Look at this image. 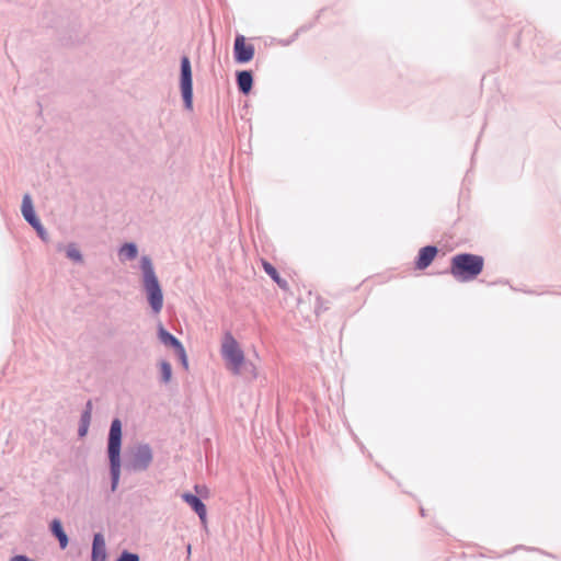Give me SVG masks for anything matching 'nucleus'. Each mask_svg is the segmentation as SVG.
<instances>
[{"label":"nucleus","mask_w":561,"mask_h":561,"mask_svg":"<svg viewBox=\"0 0 561 561\" xmlns=\"http://www.w3.org/2000/svg\"><path fill=\"white\" fill-rule=\"evenodd\" d=\"M141 285L152 314H159L163 308V290L156 274L150 256L140 257Z\"/></svg>","instance_id":"f257e3e1"},{"label":"nucleus","mask_w":561,"mask_h":561,"mask_svg":"<svg viewBox=\"0 0 561 561\" xmlns=\"http://www.w3.org/2000/svg\"><path fill=\"white\" fill-rule=\"evenodd\" d=\"M122 421L118 417H115L110 426L108 436H107V457L110 465V476H111V491L115 492L121 478V451H122Z\"/></svg>","instance_id":"f03ea898"},{"label":"nucleus","mask_w":561,"mask_h":561,"mask_svg":"<svg viewBox=\"0 0 561 561\" xmlns=\"http://www.w3.org/2000/svg\"><path fill=\"white\" fill-rule=\"evenodd\" d=\"M483 256L472 253H459L451 257L449 273L456 280L466 283L477 278L483 271Z\"/></svg>","instance_id":"7ed1b4c3"},{"label":"nucleus","mask_w":561,"mask_h":561,"mask_svg":"<svg viewBox=\"0 0 561 561\" xmlns=\"http://www.w3.org/2000/svg\"><path fill=\"white\" fill-rule=\"evenodd\" d=\"M221 355L231 364L232 373L239 375L241 373V366L244 363V354L230 332H226L224 336Z\"/></svg>","instance_id":"20e7f679"},{"label":"nucleus","mask_w":561,"mask_h":561,"mask_svg":"<svg viewBox=\"0 0 561 561\" xmlns=\"http://www.w3.org/2000/svg\"><path fill=\"white\" fill-rule=\"evenodd\" d=\"M180 90L184 107L187 111L193 110V76L192 65L187 56L181 57L180 62Z\"/></svg>","instance_id":"39448f33"},{"label":"nucleus","mask_w":561,"mask_h":561,"mask_svg":"<svg viewBox=\"0 0 561 561\" xmlns=\"http://www.w3.org/2000/svg\"><path fill=\"white\" fill-rule=\"evenodd\" d=\"M153 460V451L149 444H139L131 451L126 461V469L130 472L146 471Z\"/></svg>","instance_id":"423d86ee"},{"label":"nucleus","mask_w":561,"mask_h":561,"mask_svg":"<svg viewBox=\"0 0 561 561\" xmlns=\"http://www.w3.org/2000/svg\"><path fill=\"white\" fill-rule=\"evenodd\" d=\"M21 211L25 221L36 231L41 240L47 242L49 239L48 233L37 217L32 198L28 194L23 196Z\"/></svg>","instance_id":"0eeeda50"},{"label":"nucleus","mask_w":561,"mask_h":561,"mask_svg":"<svg viewBox=\"0 0 561 561\" xmlns=\"http://www.w3.org/2000/svg\"><path fill=\"white\" fill-rule=\"evenodd\" d=\"M255 48L252 44H247L245 37L238 34L233 44V59L237 64H248L254 57Z\"/></svg>","instance_id":"6e6552de"},{"label":"nucleus","mask_w":561,"mask_h":561,"mask_svg":"<svg viewBox=\"0 0 561 561\" xmlns=\"http://www.w3.org/2000/svg\"><path fill=\"white\" fill-rule=\"evenodd\" d=\"M438 253V248L436 245H425L419 250V253L415 259V267L417 270L427 268Z\"/></svg>","instance_id":"1a4fd4ad"},{"label":"nucleus","mask_w":561,"mask_h":561,"mask_svg":"<svg viewBox=\"0 0 561 561\" xmlns=\"http://www.w3.org/2000/svg\"><path fill=\"white\" fill-rule=\"evenodd\" d=\"M182 500L190 505V507L197 514V516L201 518L202 522L206 520L207 516V510L204 502L201 500L199 496L185 492L182 494Z\"/></svg>","instance_id":"9d476101"},{"label":"nucleus","mask_w":561,"mask_h":561,"mask_svg":"<svg viewBox=\"0 0 561 561\" xmlns=\"http://www.w3.org/2000/svg\"><path fill=\"white\" fill-rule=\"evenodd\" d=\"M106 559V543L104 536L101 533L93 535L91 561H105Z\"/></svg>","instance_id":"9b49d317"},{"label":"nucleus","mask_w":561,"mask_h":561,"mask_svg":"<svg viewBox=\"0 0 561 561\" xmlns=\"http://www.w3.org/2000/svg\"><path fill=\"white\" fill-rule=\"evenodd\" d=\"M253 73L251 70H240L236 72V83L238 90L243 95H248L253 88Z\"/></svg>","instance_id":"f8f14e48"},{"label":"nucleus","mask_w":561,"mask_h":561,"mask_svg":"<svg viewBox=\"0 0 561 561\" xmlns=\"http://www.w3.org/2000/svg\"><path fill=\"white\" fill-rule=\"evenodd\" d=\"M158 337L163 345L172 347L174 351L183 345L182 342L175 335L170 333L161 323L158 325Z\"/></svg>","instance_id":"ddd939ff"},{"label":"nucleus","mask_w":561,"mask_h":561,"mask_svg":"<svg viewBox=\"0 0 561 561\" xmlns=\"http://www.w3.org/2000/svg\"><path fill=\"white\" fill-rule=\"evenodd\" d=\"M49 529H50L51 535L55 538H57L60 548L66 549L69 543V538H68L66 531L64 530L60 519H58V518L53 519L49 525Z\"/></svg>","instance_id":"4468645a"},{"label":"nucleus","mask_w":561,"mask_h":561,"mask_svg":"<svg viewBox=\"0 0 561 561\" xmlns=\"http://www.w3.org/2000/svg\"><path fill=\"white\" fill-rule=\"evenodd\" d=\"M262 266H263V270L264 272L282 288V289H286L288 287V283L286 279L282 278L278 271L276 270V267L263 260L262 261Z\"/></svg>","instance_id":"2eb2a0df"},{"label":"nucleus","mask_w":561,"mask_h":561,"mask_svg":"<svg viewBox=\"0 0 561 561\" xmlns=\"http://www.w3.org/2000/svg\"><path fill=\"white\" fill-rule=\"evenodd\" d=\"M138 248L134 242H126L119 249V256L124 260L131 261L137 257Z\"/></svg>","instance_id":"dca6fc26"},{"label":"nucleus","mask_w":561,"mask_h":561,"mask_svg":"<svg viewBox=\"0 0 561 561\" xmlns=\"http://www.w3.org/2000/svg\"><path fill=\"white\" fill-rule=\"evenodd\" d=\"M66 255L68 259L76 263H81L83 261V256L76 244L71 243L66 248Z\"/></svg>","instance_id":"f3484780"},{"label":"nucleus","mask_w":561,"mask_h":561,"mask_svg":"<svg viewBox=\"0 0 561 561\" xmlns=\"http://www.w3.org/2000/svg\"><path fill=\"white\" fill-rule=\"evenodd\" d=\"M160 371H161V381L163 383H168L172 377V367L171 364L167 360H161L160 363Z\"/></svg>","instance_id":"a211bd4d"},{"label":"nucleus","mask_w":561,"mask_h":561,"mask_svg":"<svg viewBox=\"0 0 561 561\" xmlns=\"http://www.w3.org/2000/svg\"><path fill=\"white\" fill-rule=\"evenodd\" d=\"M92 410H93L92 401L88 400L87 403H85V407H84V409H83V411L81 413L80 422L79 423L90 425Z\"/></svg>","instance_id":"6ab92c4d"},{"label":"nucleus","mask_w":561,"mask_h":561,"mask_svg":"<svg viewBox=\"0 0 561 561\" xmlns=\"http://www.w3.org/2000/svg\"><path fill=\"white\" fill-rule=\"evenodd\" d=\"M116 561H140L139 556L128 550H123Z\"/></svg>","instance_id":"aec40b11"},{"label":"nucleus","mask_w":561,"mask_h":561,"mask_svg":"<svg viewBox=\"0 0 561 561\" xmlns=\"http://www.w3.org/2000/svg\"><path fill=\"white\" fill-rule=\"evenodd\" d=\"M176 356L179 357L180 362H181V365L183 366L184 369H188V360H187V355H186V352H185V348L184 346H180L178 350L174 351Z\"/></svg>","instance_id":"412c9836"},{"label":"nucleus","mask_w":561,"mask_h":561,"mask_svg":"<svg viewBox=\"0 0 561 561\" xmlns=\"http://www.w3.org/2000/svg\"><path fill=\"white\" fill-rule=\"evenodd\" d=\"M241 368H243L244 373L249 374L251 378L255 379L257 377L256 367L253 363L244 360Z\"/></svg>","instance_id":"4be33fe9"},{"label":"nucleus","mask_w":561,"mask_h":561,"mask_svg":"<svg viewBox=\"0 0 561 561\" xmlns=\"http://www.w3.org/2000/svg\"><path fill=\"white\" fill-rule=\"evenodd\" d=\"M89 426L90 425H88V424L79 423V427H78V435H79V437H84L88 434Z\"/></svg>","instance_id":"5701e85b"},{"label":"nucleus","mask_w":561,"mask_h":561,"mask_svg":"<svg viewBox=\"0 0 561 561\" xmlns=\"http://www.w3.org/2000/svg\"><path fill=\"white\" fill-rule=\"evenodd\" d=\"M11 561H34L32 560L31 558L24 556V554H18V556H14Z\"/></svg>","instance_id":"b1692460"},{"label":"nucleus","mask_w":561,"mask_h":561,"mask_svg":"<svg viewBox=\"0 0 561 561\" xmlns=\"http://www.w3.org/2000/svg\"><path fill=\"white\" fill-rule=\"evenodd\" d=\"M302 30H304V27L298 28V30L295 32V34L293 35V38H291V39H289V41H286V42L284 43V45H289L291 42H294V41L298 37L299 32H300V31H302Z\"/></svg>","instance_id":"393cba45"},{"label":"nucleus","mask_w":561,"mask_h":561,"mask_svg":"<svg viewBox=\"0 0 561 561\" xmlns=\"http://www.w3.org/2000/svg\"><path fill=\"white\" fill-rule=\"evenodd\" d=\"M186 551L191 553V545H187Z\"/></svg>","instance_id":"a878e982"},{"label":"nucleus","mask_w":561,"mask_h":561,"mask_svg":"<svg viewBox=\"0 0 561 561\" xmlns=\"http://www.w3.org/2000/svg\"><path fill=\"white\" fill-rule=\"evenodd\" d=\"M421 515H422V516H425V511H424V508H421Z\"/></svg>","instance_id":"bb28decb"}]
</instances>
